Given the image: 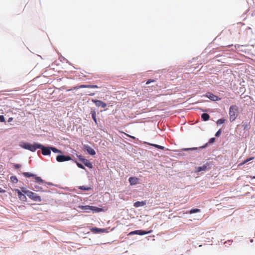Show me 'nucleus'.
Masks as SVG:
<instances>
[{
    "instance_id": "f257e3e1",
    "label": "nucleus",
    "mask_w": 255,
    "mask_h": 255,
    "mask_svg": "<svg viewBox=\"0 0 255 255\" xmlns=\"http://www.w3.org/2000/svg\"><path fill=\"white\" fill-rule=\"evenodd\" d=\"M20 146L24 149L30 150L31 152H34L41 147V144L37 142H34L33 144L22 142L20 144Z\"/></svg>"
},
{
    "instance_id": "f03ea898",
    "label": "nucleus",
    "mask_w": 255,
    "mask_h": 255,
    "mask_svg": "<svg viewBox=\"0 0 255 255\" xmlns=\"http://www.w3.org/2000/svg\"><path fill=\"white\" fill-rule=\"evenodd\" d=\"M238 113V107L236 105H232L229 109L230 121L232 122L235 121L237 116Z\"/></svg>"
},
{
    "instance_id": "7ed1b4c3",
    "label": "nucleus",
    "mask_w": 255,
    "mask_h": 255,
    "mask_svg": "<svg viewBox=\"0 0 255 255\" xmlns=\"http://www.w3.org/2000/svg\"><path fill=\"white\" fill-rule=\"evenodd\" d=\"M32 200L34 201L40 202L41 201V197L37 195L34 193L30 191H23Z\"/></svg>"
},
{
    "instance_id": "20e7f679",
    "label": "nucleus",
    "mask_w": 255,
    "mask_h": 255,
    "mask_svg": "<svg viewBox=\"0 0 255 255\" xmlns=\"http://www.w3.org/2000/svg\"><path fill=\"white\" fill-rule=\"evenodd\" d=\"M70 160H71V157L69 156L58 155L56 156V160L59 162L69 161Z\"/></svg>"
},
{
    "instance_id": "39448f33",
    "label": "nucleus",
    "mask_w": 255,
    "mask_h": 255,
    "mask_svg": "<svg viewBox=\"0 0 255 255\" xmlns=\"http://www.w3.org/2000/svg\"><path fill=\"white\" fill-rule=\"evenodd\" d=\"M39 149H41V152L43 155H50L51 154L50 147H45L41 144V147Z\"/></svg>"
},
{
    "instance_id": "423d86ee",
    "label": "nucleus",
    "mask_w": 255,
    "mask_h": 255,
    "mask_svg": "<svg viewBox=\"0 0 255 255\" xmlns=\"http://www.w3.org/2000/svg\"><path fill=\"white\" fill-rule=\"evenodd\" d=\"M210 164L208 163H206V164H204L202 166H199L198 167H196V172H200L202 171H206L208 169H209L211 168V167L210 166Z\"/></svg>"
},
{
    "instance_id": "0eeeda50",
    "label": "nucleus",
    "mask_w": 255,
    "mask_h": 255,
    "mask_svg": "<svg viewBox=\"0 0 255 255\" xmlns=\"http://www.w3.org/2000/svg\"><path fill=\"white\" fill-rule=\"evenodd\" d=\"M92 102L95 103L96 106L98 107H101L102 108H105L107 106L106 103L100 100L92 99Z\"/></svg>"
},
{
    "instance_id": "6e6552de",
    "label": "nucleus",
    "mask_w": 255,
    "mask_h": 255,
    "mask_svg": "<svg viewBox=\"0 0 255 255\" xmlns=\"http://www.w3.org/2000/svg\"><path fill=\"white\" fill-rule=\"evenodd\" d=\"M150 233H151V231H143V230H136V231L130 232L128 235H130L137 234V235H144L149 234Z\"/></svg>"
},
{
    "instance_id": "1a4fd4ad",
    "label": "nucleus",
    "mask_w": 255,
    "mask_h": 255,
    "mask_svg": "<svg viewBox=\"0 0 255 255\" xmlns=\"http://www.w3.org/2000/svg\"><path fill=\"white\" fill-rule=\"evenodd\" d=\"M206 96L213 101H216L220 100V98L210 92L206 93Z\"/></svg>"
},
{
    "instance_id": "9d476101",
    "label": "nucleus",
    "mask_w": 255,
    "mask_h": 255,
    "mask_svg": "<svg viewBox=\"0 0 255 255\" xmlns=\"http://www.w3.org/2000/svg\"><path fill=\"white\" fill-rule=\"evenodd\" d=\"M84 148L86 150V151L91 155H94L96 154L95 151L91 148L90 146L87 145H84Z\"/></svg>"
},
{
    "instance_id": "9b49d317",
    "label": "nucleus",
    "mask_w": 255,
    "mask_h": 255,
    "mask_svg": "<svg viewBox=\"0 0 255 255\" xmlns=\"http://www.w3.org/2000/svg\"><path fill=\"white\" fill-rule=\"evenodd\" d=\"M90 230L94 233H105L106 231V230L105 229H100L96 227L91 228Z\"/></svg>"
},
{
    "instance_id": "f8f14e48",
    "label": "nucleus",
    "mask_w": 255,
    "mask_h": 255,
    "mask_svg": "<svg viewBox=\"0 0 255 255\" xmlns=\"http://www.w3.org/2000/svg\"><path fill=\"white\" fill-rule=\"evenodd\" d=\"M15 191L17 192L18 196L19 199L21 201H25L26 200V196L22 193V192L18 189H15Z\"/></svg>"
},
{
    "instance_id": "ddd939ff",
    "label": "nucleus",
    "mask_w": 255,
    "mask_h": 255,
    "mask_svg": "<svg viewBox=\"0 0 255 255\" xmlns=\"http://www.w3.org/2000/svg\"><path fill=\"white\" fill-rule=\"evenodd\" d=\"M128 181L131 185H134L138 183V179L136 177H131L129 178Z\"/></svg>"
},
{
    "instance_id": "4468645a",
    "label": "nucleus",
    "mask_w": 255,
    "mask_h": 255,
    "mask_svg": "<svg viewBox=\"0 0 255 255\" xmlns=\"http://www.w3.org/2000/svg\"><path fill=\"white\" fill-rule=\"evenodd\" d=\"M81 161L83 163L89 168H93L92 164L87 159H81Z\"/></svg>"
},
{
    "instance_id": "2eb2a0df",
    "label": "nucleus",
    "mask_w": 255,
    "mask_h": 255,
    "mask_svg": "<svg viewBox=\"0 0 255 255\" xmlns=\"http://www.w3.org/2000/svg\"><path fill=\"white\" fill-rule=\"evenodd\" d=\"M145 201H137L134 203V206L136 208L143 206L145 205Z\"/></svg>"
},
{
    "instance_id": "dca6fc26",
    "label": "nucleus",
    "mask_w": 255,
    "mask_h": 255,
    "mask_svg": "<svg viewBox=\"0 0 255 255\" xmlns=\"http://www.w3.org/2000/svg\"><path fill=\"white\" fill-rule=\"evenodd\" d=\"M91 210L93 211L94 212H100L103 211V210L102 208H98L96 206H91Z\"/></svg>"
},
{
    "instance_id": "f3484780",
    "label": "nucleus",
    "mask_w": 255,
    "mask_h": 255,
    "mask_svg": "<svg viewBox=\"0 0 255 255\" xmlns=\"http://www.w3.org/2000/svg\"><path fill=\"white\" fill-rule=\"evenodd\" d=\"M201 118L204 121H207L209 119L210 116L207 113H204L201 115Z\"/></svg>"
},
{
    "instance_id": "a211bd4d",
    "label": "nucleus",
    "mask_w": 255,
    "mask_h": 255,
    "mask_svg": "<svg viewBox=\"0 0 255 255\" xmlns=\"http://www.w3.org/2000/svg\"><path fill=\"white\" fill-rule=\"evenodd\" d=\"M148 144L150 145H151L152 146H154L157 148H158V149H161V150H163L164 149V147L162 146H161V145H157V144H151V143H147Z\"/></svg>"
},
{
    "instance_id": "6ab92c4d",
    "label": "nucleus",
    "mask_w": 255,
    "mask_h": 255,
    "mask_svg": "<svg viewBox=\"0 0 255 255\" xmlns=\"http://www.w3.org/2000/svg\"><path fill=\"white\" fill-rule=\"evenodd\" d=\"M23 175L25 177H34L35 175L29 172H23Z\"/></svg>"
},
{
    "instance_id": "aec40b11",
    "label": "nucleus",
    "mask_w": 255,
    "mask_h": 255,
    "mask_svg": "<svg viewBox=\"0 0 255 255\" xmlns=\"http://www.w3.org/2000/svg\"><path fill=\"white\" fill-rule=\"evenodd\" d=\"M200 212V210L199 209H191L189 212V213H190V214H193V213H199ZM186 214H188V212H186Z\"/></svg>"
},
{
    "instance_id": "412c9836",
    "label": "nucleus",
    "mask_w": 255,
    "mask_h": 255,
    "mask_svg": "<svg viewBox=\"0 0 255 255\" xmlns=\"http://www.w3.org/2000/svg\"><path fill=\"white\" fill-rule=\"evenodd\" d=\"M34 179L35 180V182L40 184V183H43L44 182L43 180L40 177L35 176Z\"/></svg>"
},
{
    "instance_id": "4be33fe9",
    "label": "nucleus",
    "mask_w": 255,
    "mask_h": 255,
    "mask_svg": "<svg viewBox=\"0 0 255 255\" xmlns=\"http://www.w3.org/2000/svg\"><path fill=\"white\" fill-rule=\"evenodd\" d=\"M50 150L52 151L53 152L55 153H62V151L58 149L57 148L54 147H50Z\"/></svg>"
},
{
    "instance_id": "5701e85b",
    "label": "nucleus",
    "mask_w": 255,
    "mask_h": 255,
    "mask_svg": "<svg viewBox=\"0 0 255 255\" xmlns=\"http://www.w3.org/2000/svg\"><path fill=\"white\" fill-rule=\"evenodd\" d=\"M33 189L36 191H39L42 189V188L39 185H34Z\"/></svg>"
},
{
    "instance_id": "b1692460",
    "label": "nucleus",
    "mask_w": 255,
    "mask_h": 255,
    "mask_svg": "<svg viewBox=\"0 0 255 255\" xmlns=\"http://www.w3.org/2000/svg\"><path fill=\"white\" fill-rule=\"evenodd\" d=\"M81 209L87 210H91V206L86 205V206H82L80 207Z\"/></svg>"
},
{
    "instance_id": "393cba45",
    "label": "nucleus",
    "mask_w": 255,
    "mask_h": 255,
    "mask_svg": "<svg viewBox=\"0 0 255 255\" xmlns=\"http://www.w3.org/2000/svg\"><path fill=\"white\" fill-rule=\"evenodd\" d=\"M10 180L12 182L16 183L18 182V179L16 176H11L10 177Z\"/></svg>"
},
{
    "instance_id": "a878e982",
    "label": "nucleus",
    "mask_w": 255,
    "mask_h": 255,
    "mask_svg": "<svg viewBox=\"0 0 255 255\" xmlns=\"http://www.w3.org/2000/svg\"><path fill=\"white\" fill-rule=\"evenodd\" d=\"M79 189L85 191H88L90 190L91 188L85 186H81L79 187Z\"/></svg>"
},
{
    "instance_id": "bb28decb",
    "label": "nucleus",
    "mask_w": 255,
    "mask_h": 255,
    "mask_svg": "<svg viewBox=\"0 0 255 255\" xmlns=\"http://www.w3.org/2000/svg\"><path fill=\"white\" fill-rule=\"evenodd\" d=\"M92 117L95 122L97 123L96 114L95 111L92 112Z\"/></svg>"
},
{
    "instance_id": "cd10ccee",
    "label": "nucleus",
    "mask_w": 255,
    "mask_h": 255,
    "mask_svg": "<svg viewBox=\"0 0 255 255\" xmlns=\"http://www.w3.org/2000/svg\"><path fill=\"white\" fill-rule=\"evenodd\" d=\"M225 122V120L224 119H220L217 121V125H221L224 124Z\"/></svg>"
},
{
    "instance_id": "c85d7f7f",
    "label": "nucleus",
    "mask_w": 255,
    "mask_h": 255,
    "mask_svg": "<svg viewBox=\"0 0 255 255\" xmlns=\"http://www.w3.org/2000/svg\"><path fill=\"white\" fill-rule=\"evenodd\" d=\"M254 158V157H251L250 158H249V159H247L245 160H244L243 162L241 163L239 165H244L245 164H246V163H247L248 161H249L250 160H252Z\"/></svg>"
},
{
    "instance_id": "c756f323",
    "label": "nucleus",
    "mask_w": 255,
    "mask_h": 255,
    "mask_svg": "<svg viewBox=\"0 0 255 255\" xmlns=\"http://www.w3.org/2000/svg\"><path fill=\"white\" fill-rule=\"evenodd\" d=\"M101 87H99L96 85H89L88 88H100Z\"/></svg>"
},
{
    "instance_id": "7c9ffc66",
    "label": "nucleus",
    "mask_w": 255,
    "mask_h": 255,
    "mask_svg": "<svg viewBox=\"0 0 255 255\" xmlns=\"http://www.w3.org/2000/svg\"><path fill=\"white\" fill-rule=\"evenodd\" d=\"M76 163L78 167L82 168V169H85V167L82 164H81L77 161H76Z\"/></svg>"
},
{
    "instance_id": "2f4dec72",
    "label": "nucleus",
    "mask_w": 255,
    "mask_h": 255,
    "mask_svg": "<svg viewBox=\"0 0 255 255\" xmlns=\"http://www.w3.org/2000/svg\"><path fill=\"white\" fill-rule=\"evenodd\" d=\"M88 87H89V85H81L79 86V89L84 88H88Z\"/></svg>"
},
{
    "instance_id": "473e14b6",
    "label": "nucleus",
    "mask_w": 255,
    "mask_h": 255,
    "mask_svg": "<svg viewBox=\"0 0 255 255\" xmlns=\"http://www.w3.org/2000/svg\"><path fill=\"white\" fill-rule=\"evenodd\" d=\"M0 122H5V119L3 116L0 115Z\"/></svg>"
},
{
    "instance_id": "72a5a7b5",
    "label": "nucleus",
    "mask_w": 255,
    "mask_h": 255,
    "mask_svg": "<svg viewBox=\"0 0 255 255\" xmlns=\"http://www.w3.org/2000/svg\"><path fill=\"white\" fill-rule=\"evenodd\" d=\"M13 166L14 167V168L15 169H17V168H20L21 166V165L19 164H14Z\"/></svg>"
},
{
    "instance_id": "f704fd0d",
    "label": "nucleus",
    "mask_w": 255,
    "mask_h": 255,
    "mask_svg": "<svg viewBox=\"0 0 255 255\" xmlns=\"http://www.w3.org/2000/svg\"><path fill=\"white\" fill-rule=\"evenodd\" d=\"M243 127L244 128V129H246L247 128H249V126L247 125V124H244V123L243 122Z\"/></svg>"
},
{
    "instance_id": "c9c22d12",
    "label": "nucleus",
    "mask_w": 255,
    "mask_h": 255,
    "mask_svg": "<svg viewBox=\"0 0 255 255\" xmlns=\"http://www.w3.org/2000/svg\"><path fill=\"white\" fill-rule=\"evenodd\" d=\"M221 133V129H219L215 134V136L218 137L220 135Z\"/></svg>"
},
{
    "instance_id": "e433bc0d",
    "label": "nucleus",
    "mask_w": 255,
    "mask_h": 255,
    "mask_svg": "<svg viewBox=\"0 0 255 255\" xmlns=\"http://www.w3.org/2000/svg\"><path fill=\"white\" fill-rule=\"evenodd\" d=\"M155 82V80H152V79H149L147 81V82H146V84H150L151 82Z\"/></svg>"
},
{
    "instance_id": "4c0bfd02",
    "label": "nucleus",
    "mask_w": 255,
    "mask_h": 255,
    "mask_svg": "<svg viewBox=\"0 0 255 255\" xmlns=\"http://www.w3.org/2000/svg\"><path fill=\"white\" fill-rule=\"evenodd\" d=\"M197 149V147L190 148H185L184 149V150L187 151V150H195V149Z\"/></svg>"
},
{
    "instance_id": "58836bf2",
    "label": "nucleus",
    "mask_w": 255,
    "mask_h": 255,
    "mask_svg": "<svg viewBox=\"0 0 255 255\" xmlns=\"http://www.w3.org/2000/svg\"><path fill=\"white\" fill-rule=\"evenodd\" d=\"M215 140V138H214V137L211 138L210 139V140H209V142H210V143H212V142H214Z\"/></svg>"
},
{
    "instance_id": "ea45409f",
    "label": "nucleus",
    "mask_w": 255,
    "mask_h": 255,
    "mask_svg": "<svg viewBox=\"0 0 255 255\" xmlns=\"http://www.w3.org/2000/svg\"><path fill=\"white\" fill-rule=\"evenodd\" d=\"M125 134H126L127 136H128V137H131V138H133V139H135V137L134 136H133L130 135H129V134H128L125 133Z\"/></svg>"
},
{
    "instance_id": "a19ab883",
    "label": "nucleus",
    "mask_w": 255,
    "mask_h": 255,
    "mask_svg": "<svg viewBox=\"0 0 255 255\" xmlns=\"http://www.w3.org/2000/svg\"><path fill=\"white\" fill-rule=\"evenodd\" d=\"M78 158L80 161H81V159H84V158H83V157L81 155L78 156Z\"/></svg>"
},
{
    "instance_id": "79ce46f5",
    "label": "nucleus",
    "mask_w": 255,
    "mask_h": 255,
    "mask_svg": "<svg viewBox=\"0 0 255 255\" xmlns=\"http://www.w3.org/2000/svg\"><path fill=\"white\" fill-rule=\"evenodd\" d=\"M79 89V86H75V87H73V90H77V89Z\"/></svg>"
},
{
    "instance_id": "37998d69",
    "label": "nucleus",
    "mask_w": 255,
    "mask_h": 255,
    "mask_svg": "<svg viewBox=\"0 0 255 255\" xmlns=\"http://www.w3.org/2000/svg\"><path fill=\"white\" fill-rule=\"evenodd\" d=\"M13 120V118H9L8 119V122H11Z\"/></svg>"
},
{
    "instance_id": "c03bdc74",
    "label": "nucleus",
    "mask_w": 255,
    "mask_h": 255,
    "mask_svg": "<svg viewBox=\"0 0 255 255\" xmlns=\"http://www.w3.org/2000/svg\"><path fill=\"white\" fill-rule=\"evenodd\" d=\"M4 192H5V191L3 189L0 188V192L3 193Z\"/></svg>"
},
{
    "instance_id": "a18cd8bd",
    "label": "nucleus",
    "mask_w": 255,
    "mask_h": 255,
    "mask_svg": "<svg viewBox=\"0 0 255 255\" xmlns=\"http://www.w3.org/2000/svg\"><path fill=\"white\" fill-rule=\"evenodd\" d=\"M94 95H95L94 93H90V94H88L89 96H94Z\"/></svg>"
},
{
    "instance_id": "49530a36",
    "label": "nucleus",
    "mask_w": 255,
    "mask_h": 255,
    "mask_svg": "<svg viewBox=\"0 0 255 255\" xmlns=\"http://www.w3.org/2000/svg\"><path fill=\"white\" fill-rule=\"evenodd\" d=\"M251 177L255 179V176H253V177L251 176Z\"/></svg>"
}]
</instances>
